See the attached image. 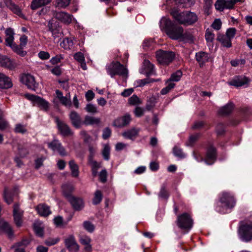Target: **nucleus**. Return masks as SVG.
<instances>
[{"instance_id":"f257e3e1","label":"nucleus","mask_w":252,"mask_h":252,"mask_svg":"<svg viewBox=\"0 0 252 252\" xmlns=\"http://www.w3.org/2000/svg\"><path fill=\"white\" fill-rule=\"evenodd\" d=\"M160 28L172 39H179L182 35V27L165 17H163L160 20Z\"/></svg>"},{"instance_id":"f03ea898","label":"nucleus","mask_w":252,"mask_h":252,"mask_svg":"<svg viewBox=\"0 0 252 252\" xmlns=\"http://www.w3.org/2000/svg\"><path fill=\"white\" fill-rule=\"evenodd\" d=\"M236 204L234 195L229 192L223 191L219 196V202L216 207L217 211L225 214L228 209L233 208Z\"/></svg>"},{"instance_id":"7ed1b4c3","label":"nucleus","mask_w":252,"mask_h":252,"mask_svg":"<svg viewBox=\"0 0 252 252\" xmlns=\"http://www.w3.org/2000/svg\"><path fill=\"white\" fill-rule=\"evenodd\" d=\"M171 14L177 22L183 25H190L197 20V16L193 12L189 11L179 12L177 9H173L171 11Z\"/></svg>"},{"instance_id":"20e7f679","label":"nucleus","mask_w":252,"mask_h":252,"mask_svg":"<svg viewBox=\"0 0 252 252\" xmlns=\"http://www.w3.org/2000/svg\"><path fill=\"white\" fill-rule=\"evenodd\" d=\"M238 236L243 242L248 243L252 241V216L249 218V220L240 225Z\"/></svg>"},{"instance_id":"39448f33","label":"nucleus","mask_w":252,"mask_h":252,"mask_svg":"<svg viewBox=\"0 0 252 252\" xmlns=\"http://www.w3.org/2000/svg\"><path fill=\"white\" fill-rule=\"evenodd\" d=\"M107 73L113 78L115 75H119L127 77L128 71L126 68L119 62H113L106 66Z\"/></svg>"},{"instance_id":"423d86ee","label":"nucleus","mask_w":252,"mask_h":252,"mask_svg":"<svg viewBox=\"0 0 252 252\" xmlns=\"http://www.w3.org/2000/svg\"><path fill=\"white\" fill-rule=\"evenodd\" d=\"M177 225L182 230L187 232L191 229L193 226V220L188 213H183L179 215L176 220Z\"/></svg>"},{"instance_id":"0eeeda50","label":"nucleus","mask_w":252,"mask_h":252,"mask_svg":"<svg viewBox=\"0 0 252 252\" xmlns=\"http://www.w3.org/2000/svg\"><path fill=\"white\" fill-rule=\"evenodd\" d=\"M156 57L159 63L168 65L173 61L175 54L171 51L158 50L156 52Z\"/></svg>"},{"instance_id":"6e6552de","label":"nucleus","mask_w":252,"mask_h":252,"mask_svg":"<svg viewBox=\"0 0 252 252\" xmlns=\"http://www.w3.org/2000/svg\"><path fill=\"white\" fill-rule=\"evenodd\" d=\"M25 97L29 100L32 101L34 105H38L41 109L47 110L49 107V103L47 101L37 95L27 94Z\"/></svg>"},{"instance_id":"1a4fd4ad","label":"nucleus","mask_w":252,"mask_h":252,"mask_svg":"<svg viewBox=\"0 0 252 252\" xmlns=\"http://www.w3.org/2000/svg\"><path fill=\"white\" fill-rule=\"evenodd\" d=\"M250 83V79L243 75L234 76L227 83L230 86L236 87L247 86Z\"/></svg>"},{"instance_id":"9d476101","label":"nucleus","mask_w":252,"mask_h":252,"mask_svg":"<svg viewBox=\"0 0 252 252\" xmlns=\"http://www.w3.org/2000/svg\"><path fill=\"white\" fill-rule=\"evenodd\" d=\"M20 80L22 83L25 84L31 90H34L37 87V84L34 77L30 74H22L21 76Z\"/></svg>"},{"instance_id":"9b49d317","label":"nucleus","mask_w":252,"mask_h":252,"mask_svg":"<svg viewBox=\"0 0 252 252\" xmlns=\"http://www.w3.org/2000/svg\"><path fill=\"white\" fill-rule=\"evenodd\" d=\"M23 215V211L19 208V205L15 204L13 206V216L14 222L17 227L22 226Z\"/></svg>"},{"instance_id":"f8f14e48","label":"nucleus","mask_w":252,"mask_h":252,"mask_svg":"<svg viewBox=\"0 0 252 252\" xmlns=\"http://www.w3.org/2000/svg\"><path fill=\"white\" fill-rule=\"evenodd\" d=\"M64 244L70 252H77L79 250V246L73 235H69L64 240Z\"/></svg>"},{"instance_id":"ddd939ff","label":"nucleus","mask_w":252,"mask_h":252,"mask_svg":"<svg viewBox=\"0 0 252 252\" xmlns=\"http://www.w3.org/2000/svg\"><path fill=\"white\" fill-rule=\"evenodd\" d=\"M0 64L1 66L10 70L14 69L17 66V64L14 60H11L7 56L1 54H0Z\"/></svg>"},{"instance_id":"4468645a","label":"nucleus","mask_w":252,"mask_h":252,"mask_svg":"<svg viewBox=\"0 0 252 252\" xmlns=\"http://www.w3.org/2000/svg\"><path fill=\"white\" fill-rule=\"evenodd\" d=\"M131 120L130 115L126 114L123 116L116 119L113 122V125L117 127H123L128 125Z\"/></svg>"},{"instance_id":"2eb2a0df","label":"nucleus","mask_w":252,"mask_h":252,"mask_svg":"<svg viewBox=\"0 0 252 252\" xmlns=\"http://www.w3.org/2000/svg\"><path fill=\"white\" fill-rule=\"evenodd\" d=\"M5 6L9 9L13 13L17 15L20 17L24 18V15L22 14L21 9L19 7L15 4L12 0H3Z\"/></svg>"},{"instance_id":"dca6fc26","label":"nucleus","mask_w":252,"mask_h":252,"mask_svg":"<svg viewBox=\"0 0 252 252\" xmlns=\"http://www.w3.org/2000/svg\"><path fill=\"white\" fill-rule=\"evenodd\" d=\"M55 16L56 19L66 24H70L73 19L72 15L63 11L56 12Z\"/></svg>"},{"instance_id":"f3484780","label":"nucleus","mask_w":252,"mask_h":252,"mask_svg":"<svg viewBox=\"0 0 252 252\" xmlns=\"http://www.w3.org/2000/svg\"><path fill=\"white\" fill-rule=\"evenodd\" d=\"M48 147L54 151H57L60 155L64 156L66 155L64 148L62 146L61 143L57 140H54L48 143Z\"/></svg>"},{"instance_id":"a211bd4d","label":"nucleus","mask_w":252,"mask_h":252,"mask_svg":"<svg viewBox=\"0 0 252 252\" xmlns=\"http://www.w3.org/2000/svg\"><path fill=\"white\" fill-rule=\"evenodd\" d=\"M56 121L58 128L63 136H66L72 135L73 132L66 124L60 121L59 119H57Z\"/></svg>"},{"instance_id":"6ab92c4d","label":"nucleus","mask_w":252,"mask_h":252,"mask_svg":"<svg viewBox=\"0 0 252 252\" xmlns=\"http://www.w3.org/2000/svg\"><path fill=\"white\" fill-rule=\"evenodd\" d=\"M12 86L11 79L5 74L0 73V89H8Z\"/></svg>"},{"instance_id":"aec40b11","label":"nucleus","mask_w":252,"mask_h":252,"mask_svg":"<svg viewBox=\"0 0 252 252\" xmlns=\"http://www.w3.org/2000/svg\"><path fill=\"white\" fill-rule=\"evenodd\" d=\"M216 158V151L214 147L210 146L207 150L205 162L207 164H212Z\"/></svg>"},{"instance_id":"412c9836","label":"nucleus","mask_w":252,"mask_h":252,"mask_svg":"<svg viewBox=\"0 0 252 252\" xmlns=\"http://www.w3.org/2000/svg\"><path fill=\"white\" fill-rule=\"evenodd\" d=\"M215 8L220 11L224 9H232V2L225 0H217L215 4Z\"/></svg>"},{"instance_id":"4be33fe9","label":"nucleus","mask_w":252,"mask_h":252,"mask_svg":"<svg viewBox=\"0 0 252 252\" xmlns=\"http://www.w3.org/2000/svg\"><path fill=\"white\" fill-rule=\"evenodd\" d=\"M69 118L72 125L76 128H79L83 124L80 116L75 111H72L69 114Z\"/></svg>"},{"instance_id":"5701e85b","label":"nucleus","mask_w":252,"mask_h":252,"mask_svg":"<svg viewBox=\"0 0 252 252\" xmlns=\"http://www.w3.org/2000/svg\"><path fill=\"white\" fill-rule=\"evenodd\" d=\"M139 131V129L132 128L124 132L122 135L125 138L134 140L137 137Z\"/></svg>"},{"instance_id":"b1692460","label":"nucleus","mask_w":252,"mask_h":252,"mask_svg":"<svg viewBox=\"0 0 252 252\" xmlns=\"http://www.w3.org/2000/svg\"><path fill=\"white\" fill-rule=\"evenodd\" d=\"M69 202L75 210H80L84 207L83 200L81 198L70 197L69 198Z\"/></svg>"},{"instance_id":"393cba45","label":"nucleus","mask_w":252,"mask_h":252,"mask_svg":"<svg viewBox=\"0 0 252 252\" xmlns=\"http://www.w3.org/2000/svg\"><path fill=\"white\" fill-rule=\"evenodd\" d=\"M15 194V190H11L5 188L3 194V197L4 201L7 204H10L13 202V198Z\"/></svg>"},{"instance_id":"a878e982","label":"nucleus","mask_w":252,"mask_h":252,"mask_svg":"<svg viewBox=\"0 0 252 252\" xmlns=\"http://www.w3.org/2000/svg\"><path fill=\"white\" fill-rule=\"evenodd\" d=\"M36 210L40 216L44 217L48 216L51 213L49 207L44 204L38 205L36 207Z\"/></svg>"},{"instance_id":"bb28decb","label":"nucleus","mask_w":252,"mask_h":252,"mask_svg":"<svg viewBox=\"0 0 252 252\" xmlns=\"http://www.w3.org/2000/svg\"><path fill=\"white\" fill-rule=\"evenodd\" d=\"M29 243V241L27 239H24L16 243L13 246L14 249V252H25V248Z\"/></svg>"},{"instance_id":"cd10ccee","label":"nucleus","mask_w":252,"mask_h":252,"mask_svg":"<svg viewBox=\"0 0 252 252\" xmlns=\"http://www.w3.org/2000/svg\"><path fill=\"white\" fill-rule=\"evenodd\" d=\"M143 67L145 70V73L147 76L155 74V71L154 65L148 60H145L143 62Z\"/></svg>"},{"instance_id":"c85d7f7f","label":"nucleus","mask_w":252,"mask_h":252,"mask_svg":"<svg viewBox=\"0 0 252 252\" xmlns=\"http://www.w3.org/2000/svg\"><path fill=\"white\" fill-rule=\"evenodd\" d=\"M51 1L52 0H32L31 8L32 10H35L49 4Z\"/></svg>"},{"instance_id":"c756f323","label":"nucleus","mask_w":252,"mask_h":252,"mask_svg":"<svg viewBox=\"0 0 252 252\" xmlns=\"http://www.w3.org/2000/svg\"><path fill=\"white\" fill-rule=\"evenodd\" d=\"M195 57L196 61L200 66H202L209 59L208 54L204 52L197 53Z\"/></svg>"},{"instance_id":"7c9ffc66","label":"nucleus","mask_w":252,"mask_h":252,"mask_svg":"<svg viewBox=\"0 0 252 252\" xmlns=\"http://www.w3.org/2000/svg\"><path fill=\"white\" fill-rule=\"evenodd\" d=\"M5 34H6V38H5V43L7 46H10L13 44V40H14V31L12 28H7L5 30Z\"/></svg>"},{"instance_id":"2f4dec72","label":"nucleus","mask_w":252,"mask_h":252,"mask_svg":"<svg viewBox=\"0 0 252 252\" xmlns=\"http://www.w3.org/2000/svg\"><path fill=\"white\" fill-rule=\"evenodd\" d=\"M217 39L220 42L224 47L229 48L232 46L231 40L224 34H218Z\"/></svg>"},{"instance_id":"473e14b6","label":"nucleus","mask_w":252,"mask_h":252,"mask_svg":"<svg viewBox=\"0 0 252 252\" xmlns=\"http://www.w3.org/2000/svg\"><path fill=\"white\" fill-rule=\"evenodd\" d=\"M233 108V104L231 102L228 103L225 106L220 109L219 113L221 115H227L232 112Z\"/></svg>"},{"instance_id":"72a5a7b5","label":"nucleus","mask_w":252,"mask_h":252,"mask_svg":"<svg viewBox=\"0 0 252 252\" xmlns=\"http://www.w3.org/2000/svg\"><path fill=\"white\" fill-rule=\"evenodd\" d=\"M74 39L72 36L65 38L61 43V47L65 49H70L73 45Z\"/></svg>"},{"instance_id":"f704fd0d","label":"nucleus","mask_w":252,"mask_h":252,"mask_svg":"<svg viewBox=\"0 0 252 252\" xmlns=\"http://www.w3.org/2000/svg\"><path fill=\"white\" fill-rule=\"evenodd\" d=\"M69 166L72 176L73 177H77L79 175L78 165L75 163L74 160H70L69 162Z\"/></svg>"},{"instance_id":"c9c22d12","label":"nucleus","mask_w":252,"mask_h":252,"mask_svg":"<svg viewBox=\"0 0 252 252\" xmlns=\"http://www.w3.org/2000/svg\"><path fill=\"white\" fill-rule=\"evenodd\" d=\"M9 47L15 53L21 57H24L27 54V52L23 50L21 46H19L15 43H13L11 45L9 46Z\"/></svg>"},{"instance_id":"e433bc0d","label":"nucleus","mask_w":252,"mask_h":252,"mask_svg":"<svg viewBox=\"0 0 252 252\" xmlns=\"http://www.w3.org/2000/svg\"><path fill=\"white\" fill-rule=\"evenodd\" d=\"M100 122V119L97 118L93 117L92 116H86L85 118L83 124L86 125H90L93 124H97Z\"/></svg>"},{"instance_id":"4c0bfd02","label":"nucleus","mask_w":252,"mask_h":252,"mask_svg":"<svg viewBox=\"0 0 252 252\" xmlns=\"http://www.w3.org/2000/svg\"><path fill=\"white\" fill-rule=\"evenodd\" d=\"M179 39L185 42H191L193 40V37L189 32L187 31L184 32V29H183L182 35H181Z\"/></svg>"},{"instance_id":"58836bf2","label":"nucleus","mask_w":252,"mask_h":252,"mask_svg":"<svg viewBox=\"0 0 252 252\" xmlns=\"http://www.w3.org/2000/svg\"><path fill=\"white\" fill-rule=\"evenodd\" d=\"M73 190V187L70 184H64L62 186L63 194L66 197H70V195Z\"/></svg>"},{"instance_id":"ea45409f","label":"nucleus","mask_w":252,"mask_h":252,"mask_svg":"<svg viewBox=\"0 0 252 252\" xmlns=\"http://www.w3.org/2000/svg\"><path fill=\"white\" fill-rule=\"evenodd\" d=\"M158 195L159 197L162 199H168L169 194L166 189V186L165 184H164L161 186Z\"/></svg>"},{"instance_id":"a19ab883","label":"nucleus","mask_w":252,"mask_h":252,"mask_svg":"<svg viewBox=\"0 0 252 252\" xmlns=\"http://www.w3.org/2000/svg\"><path fill=\"white\" fill-rule=\"evenodd\" d=\"M102 199V194L100 190H97L95 191L94 197L93 199V203L94 205L99 204Z\"/></svg>"},{"instance_id":"79ce46f5","label":"nucleus","mask_w":252,"mask_h":252,"mask_svg":"<svg viewBox=\"0 0 252 252\" xmlns=\"http://www.w3.org/2000/svg\"><path fill=\"white\" fill-rule=\"evenodd\" d=\"M177 4H183V7H188L192 6L195 2V0H174Z\"/></svg>"},{"instance_id":"37998d69","label":"nucleus","mask_w":252,"mask_h":252,"mask_svg":"<svg viewBox=\"0 0 252 252\" xmlns=\"http://www.w3.org/2000/svg\"><path fill=\"white\" fill-rule=\"evenodd\" d=\"M92 166V174L94 177H95L97 174V170L100 167V163L97 162L95 161H92L91 162Z\"/></svg>"},{"instance_id":"c03bdc74","label":"nucleus","mask_w":252,"mask_h":252,"mask_svg":"<svg viewBox=\"0 0 252 252\" xmlns=\"http://www.w3.org/2000/svg\"><path fill=\"white\" fill-rule=\"evenodd\" d=\"M110 147L108 144H105L104 145L103 149L102 152V154L104 158L108 160L110 158Z\"/></svg>"},{"instance_id":"a18cd8bd","label":"nucleus","mask_w":252,"mask_h":252,"mask_svg":"<svg viewBox=\"0 0 252 252\" xmlns=\"http://www.w3.org/2000/svg\"><path fill=\"white\" fill-rule=\"evenodd\" d=\"M18 150L19 155L21 158L26 157L29 153V150L24 146L19 145Z\"/></svg>"},{"instance_id":"49530a36","label":"nucleus","mask_w":252,"mask_h":252,"mask_svg":"<svg viewBox=\"0 0 252 252\" xmlns=\"http://www.w3.org/2000/svg\"><path fill=\"white\" fill-rule=\"evenodd\" d=\"M3 112L0 110V130L6 129L8 126V123L3 118Z\"/></svg>"},{"instance_id":"de8ad7c7","label":"nucleus","mask_w":252,"mask_h":252,"mask_svg":"<svg viewBox=\"0 0 252 252\" xmlns=\"http://www.w3.org/2000/svg\"><path fill=\"white\" fill-rule=\"evenodd\" d=\"M182 76V72L181 70H177L171 75L169 79H170V81L178 82L180 80Z\"/></svg>"},{"instance_id":"09e8293b","label":"nucleus","mask_w":252,"mask_h":252,"mask_svg":"<svg viewBox=\"0 0 252 252\" xmlns=\"http://www.w3.org/2000/svg\"><path fill=\"white\" fill-rule=\"evenodd\" d=\"M128 103L132 105H136L141 103L138 97L136 95H133L128 99Z\"/></svg>"},{"instance_id":"8fccbe9b","label":"nucleus","mask_w":252,"mask_h":252,"mask_svg":"<svg viewBox=\"0 0 252 252\" xmlns=\"http://www.w3.org/2000/svg\"><path fill=\"white\" fill-rule=\"evenodd\" d=\"M215 35L212 31L207 29L205 33V39L207 42H212L214 40Z\"/></svg>"},{"instance_id":"3c124183","label":"nucleus","mask_w":252,"mask_h":252,"mask_svg":"<svg viewBox=\"0 0 252 252\" xmlns=\"http://www.w3.org/2000/svg\"><path fill=\"white\" fill-rule=\"evenodd\" d=\"M84 228L89 232H92L94 229V225L89 221H85L83 222Z\"/></svg>"},{"instance_id":"603ef678","label":"nucleus","mask_w":252,"mask_h":252,"mask_svg":"<svg viewBox=\"0 0 252 252\" xmlns=\"http://www.w3.org/2000/svg\"><path fill=\"white\" fill-rule=\"evenodd\" d=\"M236 30L235 28H232L227 30L226 34H225L231 40L236 34Z\"/></svg>"},{"instance_id":"864d4df0","label":"nucleus","mask_w":252,"mask_h":252,"mask_svg":"<svg viewBox=\"0 0 252 252\" xmlns=\"http://www.w3.org/2000/svg\"><path fill=\"white\" fill-rule=\"evenodd\" d=\"M173 153L175 156L179 158H183L185 157V155L183 153L182 150L177 146H175L174 147Z\"/></svg>"},{"instance_id":"5fc2aeb1","label":"nucleus","mask_w":252,"mask_h":252,"mask_svg":"<svg viewBox=\"0 0 252 252\" xmlns=\"http://www.w3.org/2000/svg\"><path fill=\"white\" fill-rule=\"evenodd\" d=\"M70 0H57V6L61 8H65L70 3Z\"/></svg>"},{"instance_id":"6e6d98bb","label":"nucleus","mask_w":252,"mask_h":252,"mask_svg":"<svg viewBox=\"0 0 252 252\" xmlns=\"http://www.w3.org/2000/svg\"><path fill=\"white\" fill-rule=\"evenodd\" d=\"M107 172L106 169H103L99 174V178L102 183H105L107 181Z\"/></svg>"},{"instance_id":"4d7b16f0","label":"nucleus","mask_w":252,"mask_h":252,"mask_svg":"<svg viewBox=\"0 0 252 252\" xmlns=\"http://www.w3.org/2000/svg\"><path fill=\"white\" fill-rule=\"evenodd\" d=\"M85 109L89 113H95L97 112V108L96 106L91 103L87 105Z\"/></svg>"},{"instance_id":"13d9d810","label":"nucleus","mask_w":252,"mask_h":252,"mask_svg":"<svg viewBox=\"0 0 252 252\" xmlns=\"http://www.w3.org/2000/svg\"><path fill=\"white\" fill-rule=\"evenodd\" d=\"M27 130L25 126L21 124H17L15 127V131L17 133H24Z\"/></svg>"},{"instance_id":"bf43d9fd","label":"nucleus","mask_w":252,"mask_h":252,"mask_svg":"<svg viewBox=\"0 0 252 252\" xmlns=\"http://www.w3.org/2000/svg\"><path fill=\"white\" fill-rule=\"evenodd\" d=\"M80 134L85 143H89L90 142L91 137L86 131L82 130L80 131Z\"/></svg>"},{"instance_id":"052dcab7","label":"nucleus","mask_w":252,"mask_h":252,"mask_svg":"<svg viewBox=\"0 0 252 252\" xmlns=\"http://www.w3.org/2000/svg\"><path fill=\"white\" fill-rule=\"evenodd\" d=\"M59 100L63 105L65 106H69L71 105V101L70 99L69 95L68 96V97H67V96H63Z\"/></svg>"},{"instance_id":"680f3d73","label":"nucleus","mask_w":252,"mask_h":252,"mask_svg":"<svg viewBox=\"0 0 252 252\" xmlns=\"http://www.w3.org/2000/svg\"><path fill=\"white\" fill-rule=\"evenodd\" d=\"M79 241L81 244L85 246L90 244L91 239L88 236H83L80 238Z\"/></svg>"},{"instance_id":"e2e57ef3","label":"nucleus","mask_w":252,"mask_h":252,"mask_svg":"<svg viewBox=\"0 0 252 252\" xmlns=\"http://www.w3.org/2000/svg\"><path fill=\"white\" fill-rule=\"evenodd\" d=\"M63 58V56L62 55H57L55 57H53L50 60V62L53 64H57L60 63Z\"/></svg>"},{"instance_id":"0e129e2a","label":"nucleus","mask_w":252,"mask_h":252,"mask_svg":"<svg viewBox=\"0 0 252 252\" xmlns=\"http://www.w3.org/2000/svg\"><path fill=\"white\" fill-rule=\"evenodd\" d=\"M246 61L244 59L234 60L230 62L232 66L236 67L239 65H243L245 63Z\"/></svg>"},{"instance_id":"69168bd1","label":"nucleus","mask_w":252,"mask_h":252,"mask_svg":"<svg viewBox=\"0 0 252 252\" xmlns=\"http://www.w3.org/2000/svg\"><path fill=\"white\" fill-rule=\"evenodd\" d=\"M221 22L220 19H216L212 24V27L216 30H219L221 28Z\"/></svg>"},{"instance_id":"338daca9","label":"nucleus","mask_w":252,"mask_h":252,"mask_svg":"<svg viewBox=\"0 0 252 252\" xmlns=\"http://www.w3.org/2000/svg\"><path fill=\"white\" fill-rule=\"evenodd\" d=\"M38 56L39 58L42 60H48L50 57V54L48 52L45 51L39 52L38 54Z\"/></svg>"},{"instance_id":"774afa93","label":"nucleus","mask_w":252,"mask_h":252,"mask_svg":"<svg viewBox=\"0 0 252 252\" xmlns=\"http://www.w3.org/2000/svg\"><path fill=\"white\" fill-rule=\"evenodd\" d=\"M34 230L37 236L39 237H42L43 236V228L38 226L36 224H34Z\"/></svg>"}]
</instances>
